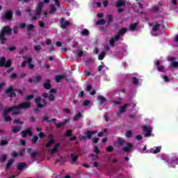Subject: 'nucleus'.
Here are the masks:
<instances>
[{"label": "nucleus", "instance_id": "1", "mask_svg": "<svg viewBox=\"0 0 178 178\" xmlns=\"http://www.w3.org/2000/svg\"><path fill=\"white\" fill-rule=\"evenodd\" d=\"M13 29H10L9 26H4L3 29L1 30V32L0 33V43L1 44H5L6 42V40H8L5 35L7 34L8 35H10L12 34Z\"/></svg>", "mask_w": 178, "mask_h": 178}, {"label": "nucleus", "instance_id": "2", "mask_svg": "<svg viewBox=\"0 0 178 178\" xmlns=\"http://www.w3.org/2000/svg\"><path fill=\"white\" fill-rule=\"evenodd\" d=\"M35 103L38 108L34 109L35 113H38L40 112L39 109H42V108H45V106H47V100L41 98V97H37L35 99Z\"/></svg>", "mask_w": 178, "mask_h": 178}, {"label": "nucleus", "instance_id": "3", "mask_svg": "<svg viewBox=\"0 0 178 178\" xmlns=\"http://www.w3.org/2000/svg\"><path fill=\"white\" fill-rule=\"evenodd\" d=\"M97 133V131H86L85 132L86 136L83 135H79V138L81 140V141H84L86 138H88V140H91L92 138V134H95Z\"/></svg>", "mask_w": 178, "mask_h": 178}, {"label": "nucleus", "instance_id": "4", "mask_svg": "<svg viewBox=\"0 0 178 178\" xmlns=\"http://www.w3.org/2000/svg\"><path fill=\"white\" fill-rule=\"evenodd\" d=\"M31 106L30 102H24L19 104L18 106H14L15 111H20L22 109H29Z\"/></svg>", "mask_w": 178, "mask_h": 178}, {"label": "nucleus", "instance_id": "5", "mask_svg": "<svg viewBox=\"0 0 178 178\" xmlns=\"http://www.w3.org/2000/svg\"><path fill=\"white\" fill-rule=\"evenodd\" d=\"M12 66V60H8L5 57H1L0 59V67H10Z\"/></svg>", "mask_w": 178, "mask_h": 178}, {"label": "nucleus", "instance_id": "6", "mask_svg": "<svg viewBox=\"0 0 178 178\" xmlns=\"http://www.w3.org/2000/svg\"><path fill=\"white\" fill-rule=\"evenodd\" d=\"M2 20H12L13 19V11L11 10H7L6 13L1 16Z\"/></svg>", "mask_w": 178, "mask_h": 178}, {"label": "nucleus", "instance_id": "7", "mask_svg": "<svg viewBox=\"0 0 178 178\" xmlns=\"http://www.w3.org/2000/svg\"><path fill=\"white\" fill-rule=\"evenodd\" d=\"M15 88L13 86H9L5 91L6 94H8V97L10 98H16V92H15Z\"/></svg>", "mask_w": 178, "mask_h": 178}, {"label": "nucleus", "instance_id": "8", "mask_svg": "<svg viewBox=\"0 0 178 178\" xmlns=\"http://www.w3.org/2000/svg\"><path fill=\"white\" fill-rule=\"evenodd\" d=\"M42 8H44V2H39L35 10L36 16H40L42 13Z\"/></svg>", "mask_w": 178, "mask_h": 178}, {"label": "nucleus", "instance_id": "9", "mask_svg": "<svg viewBox=\"0 0 178 178\" xmlns=\"http://www.w3.org/2000/svg\"><path fill=\"white\" fill-rule=\"evenodd\" d=\"M60 27L61 29H66V27H69L70 26V22L65 21V18L62 17L60 19Z\"/></svg>", "mask_w": 178, "mask_h": 178}, {"label": "nucleus", "instance_id": "10", "mask_svg": "<svg viewBox=\"0 0 178 178\" xmlns=\"http://www.w3.org/2000/svg\"><path fill=\"white\" fill-rule=\"evenodd\" d=\"M143 130L145 134V137H149L152 133V128L148 127L147 126H144L143 127Z\"/></svg>", "mask_w": 178, "mask_h": 178}, {"label": "nucleus", "instance_id": "11", "mask_svg": "<svg viewBox=\"0 0 178 178\" xmlns=\"http://www.w3.org/2000/svg\"><path fill=\"white\" fill-rule=\"evenodd\" d=\"M24 152H26V150L24 149L19 150L18 152L14 151L11 153V157L17 158V156H23Z\"/></svg>", "mask_w": 178, "mask_h": 178}, {"label": "nucleus", "instance_id": "12", "mask_svg": "<svg viewBox=\"0 0 178 178\" xmlns=\"http://www.w3.org/2000/svg\"><path fill=\"white\" fill-rule=\"evenodd\" d=\"M127 33V29L126 28H122L120 29L117 35H115V40H120V35H123Z\"/></svg>", "mask_w": 178, "mask_h": 178}, {"label": "nucleus", "instance_id": "13", "mask_svg": "<svg viewBox=\"0 0 178 178\" xmlns=\"http://www.w3.org/2000/svg\"><path fill=\"white\" fill-rule=\"evenodd\" d=\"M133 143H127L125 147H122V149L124 152L129 153L133 148Z\"/></svg>", "mask_w": 178, "mask_h": 178}, {"label": "nucleus", "instance_id": "14", "mask_svg": "<svg viewBox=\"0 0 178 178\" xmlns=\"http://www.w3.org/2000/svg\"><path fill=\"white\" fill-rule=\"evenodd\" d=\"M13 111H16L15 106L5 108L3 112L2 117L8 116V113H9V112H13Z\"/></svg>", "mask_w": 178, "mask_h": 178}, {"label": "nucleus", "instance_id": "15", "mask_svg": "<svg viewBox=\"0 0 178 178\" xmlns=\"http://www.w3.org/2000/svg\"><path fill=\"white\" fill-rule=\"evenodd\" d=\"M161 63H162V61L158 60L154 62V65L157 67V70L159 72H163V65H161Z\"/></svg>", "mask_w": 178, "mask_h": 178}, {"label": "nucleus", "instance_id": "16", "mask_svg": "<svg viewBox=\"0 0 178 178\" xmlns=\"http://www.w3.org/2000/svg\"><path fill=\"white\" fill-rule=\"evenodd\" d=\"M44 83H43V87L44 90H51L52 88V85H51V80L49 79H45Z\"/></svg>", "mask_w": 178, "mask_h": 178}, {"label": "nucleus", "instance_id": "17", "mask_svg": "<svg viewBox=\"0 0 178 178\" xmlns=\"http://www.w3.org/2000/svg\"><path fill=\"white\" fill-rule=\"evenodd\" d=\"M68 122H70V120L65 119L60 123H55V126L57 129H60V127H63Z\"/></svg>", "mask_w": 178, "mask_h": 178}, {"label": "nucleus", "instance_id": "18", "mask_svg": "<svg viewBox=\"0 0 178 178\" xmlns=\"http://www.w3.org/2000/svg\"><path fill=\"white\" fill-rule=\"evenodd\" d=\"M176 60V58L175 57H171L170 58V60L172 63V67H173L174 69H177L178 67V61H175Z\"/></svg>", "mask_w": 178, "mask_h": 178}, {"label": "nucleus", "instance_id": "19", "mask_svg": "<svg viewBox=\"0 0 178 178\" xmlns=\"http://www.w3.org/2000/svg\"><path fill=\"white\" fill-rule=\"evenodd\" d=\"M97 99L98 101H99V105H102L103 104H105V102L108 101L106 98H105V97L102 95H99L97 97Z\"/></svg>", "mask_w": 178, "mask_h": 178}, {"label": "nucleus", "instance_id": "20", "mask_svg": "<svg viewBox=\"0 0 178 178\" xmlns=\"http://www.w3.org/2000/svg\"><path fill=\"white\" fill-rule=\"evenodd\" d=\"M27 62H28V67H29V69L33 70L35 67L34 64H33V58H27Z\"/></svg>", "mask_w": 178, "mask_h": 178}, {"label": "nucleus", "instance_id": "21", "mask_svg": "<svg viewBox=\"0 0 178 178\" xmlns=\"http://www.w3.org/2000/svg\"><path fill=\"white\" fill-rule=\"evenodd\" d=\"M116 8H120L121 6H126V1L124 0H118L116 2Z\"/></svg>", "mask_w": 178, "mask_h": 178}, {"label": "nucleus", "instance_id": "22", "mask_svg": "<svg viewBox=\"0 0 178 178\" xmlns=\"http://www.w3.org/2000/svg\"><path fill=\"white\" fill-rule=\"evenodd\" d=\"M59 147H60V144L56 143L54 145V147L49 150V152H51V154H55V152H56V151H58V148H59Z\"/></svg>", "mask_w": 178, "mask_h": 178}, {"label": "nucleus", "instance_id": "23", "mask_svg": "<svg viewBox=\"0 0 178 178\" xmlns=\"http://www.w3.org/2000/svg\"><path fill=\"white\" fill-rule=\"evenodd\" d=\"M127 106H130V104H125L122 106L120 107L119 108L120 113H124L126 111V108H127Z\"/></svg>", "mask_w": 178, "mask_h": 178}, {"label": "nucleus", "instance_id": "24", "mask_svg": "<svg viewBox=\"0 0 178 178\" xmlns=\"http://www.w3.org/2000/svg\"><path fill=\"white\" fill-rule=\"evenodd\" d=\"M116 41H119V39H116V36L111 38L109 40L111 47H115V42H116Z\"/></svg>", "mask_w": 178, "mask_h": 178}, {"label": "nucleus", "instance_id": "25", "mask_svg": "<svg viewBox=\"0 0 178 178\" xmlns=\"http://www.w3.org/2000/svg\"><path fill=\"white\" fill-rule=\"evenodd\" d=\"M117 143H118V145L119 147H122V145H123V144H126V140H124L122 138H118L117 140Z\"/></svg>", "mask_w": 178, "mask_h": 178}, {"label": "nucleus", "instance_id": "26", "mask_svg": "<svg viewBox=\"0 0 178 178\" xmlns=\"http://www.w3.org/2000/svg\"><path fill=\"white\" fill-rule=\"evenodd\" d=\"M63 79H65V75L63 74L56 76L55 78L56 83H60V80H63Z\"/></svg>", "mask_w": 178, "mask_h": 178}, {"label": "nucleus", "instance_id": "27", "mask_svg": "<svg viewBox=\"0 0 178 178\" xmlns=\"http://www.w3.org/2000/svg\"><path fill=\"white\" fill-rule=\"evenodd\" d=\"M20 130H22V127L20 126H17V127H14L12 129L13 133H14V134H16L17 133H19V131H20Z\"/></svg>", "mask_w": 178, "mask_h": 178}, {"label": "nucleus", "instance_id": "28", "mask_svg": "<svg viewBox=\"0 0 178 178\" xmlns=\"http://www.w3.org/2000/svg\"><path fill=\"white\" fill-rule=\"evenodd\" d=\"M138 26V23L136 22L129 26V30L130 31H134L136 29H137V26Z\"/></svg>", "mask_w": 178, "mask_h": 178}, {"label": "nucleus", "instance_id": "29", "mask_svg": "<svg viewBox=\"0 0 178 178\" xmlns=\"http://www.w3.org/2000/svg\"><path fill=\"white\" fill-rule=\"evenodd\" d=\"M13 162H15V159H10L6 164V169H10L12 165H13Z\"/></svg>", "mask_w": 178, "mask_h": 178}, {"label": "nucleus", "instance_id": "30", "mask_svg": "<svg viewBox=\"0 0 178 178\" xmlns=\"http://www.w3.org/2000/svg\"><path fill=\"white\" fill-rule=\"evenodd\" d=\"M26 168V163H19L17 165V170H23Z\"/></svg>", "mask_w": 178, "mask_h": 178}, {"label": "nucleus", "instance_id": "31", "mask_svg": "<svg viewBox=\"0 0 178 178\" xmlns=\"http://www.w3.org/2000/svg\"><path fill=\"white\" fill-rule=\"evenodd\" d=\"M71 158H72V163H76V161H77V159H79V156L78 155H75L73 154H71Z\"/></svg>", "mask_w": 178, "mask_h": 178}, {"label": "nucleus", "instance_id": "32", "mask_svg": "<svg viewBox=\"0 0 178 178\" xmlns=\"http://www.w3.org/2000/svg\"><path fill=\"white\" fill-rule=\"evenodd\" d=\"M81 113H78L75 115V116L73 118V120L74 122H77V120H80V118H81Z\"/></svg>", "mask_w": 178, "mask_h": 178}, {"label": "nucleus", "instance_id": "33", "mask_svg": "<svg viewBox=\"0 0 178 178\" xmlns=\"http://www.w3.org/2000/svg\"><path fill=\"white\" fill-rule=\"evenodd\" d=\"M52 144H55V140H49L45 145L47 148H49Z\"/></svg>", "mask_w": 178, "mask_h": 178}, {"label": "nucleus", "instance_id": "34", "mask_svg": "<svg viewBox=\"0 0 178 178\" xmlns=\"http://www.w3.org/2000/svg\"><path fill=\"white\" fill-rule=\"evenodd\" d=\"M84 55V51L78 49L76 51V58H81V56H83Z\"/></svg>", "mask_w": 178, "mask_h": 178}, {"label": "nucleus", "instance_id": "35", "mask_svg": "<svg viewBox=\"0 0 178 178\" xmlns=\"http://www.w3.org/2000/svg\"><path fill=\"white\" fill-rule=\"evenodd\" d=\"M25 132L28 136H33V130L31 129V127H28L26 130H25Z\"/></svg>", "mask_w": 178, "mask_h": 178}, {"label": "nucleus", "instance_id": "36", "mask_svg": "<svg viewBox=\"0 0 178 178\" xmlns=\"http://www.w3.org/2000/svg\"><path fill=\"white\" fill-rule=\"evenodd\" d=\"M161 149H162V147L157 146L154 152H152V154H159V152H161Z\"/></svg>", "mask_w": 178, "mask_h": 178}, {"label": "nucleus", "instance_id": "37", "mask_svg": "<svg viewBox=\"0 0 178 178\" xmlns=\"http://www.w3.org/2000/svg\"><path fill=\"white\" fill-rule=\"evenodd\" d=\"M106 53L105 51H102L99 56L98 59L99 60H103L104 58H105Z\"/></svg>", "mask_w": 178, "mask_h": 178}, {"label": "nucleus", "instance_id": "38", "mask_svg": "<svg viewBox=\"0 0 178 178\" xmlns=\"http://www.w3.org/2000/svg\"><path fill=\"white\" fill-rule=\"evenodd\" d=\"M105 23H106V22L104 19H102L97 21V22H96V24H97V26H101V25L105 24Z\"/></svg>", "mask_w": 178, "mask_h": 178}, {"label": "nucleus", "instance_id": "39", "mask_svg": "<svg viewBox=\"0 0 178 178\" xmlns=\"http://www.w3.org/2000/svg\"><path fill=\"white\" fill-rule=\"evenodd\" d=\"M81 34L82 35L87 36L90 35V31L88 29H85L82 31Z\"/></svg>", "mask_w": 178, "mask_h": 178}, {"label": "nucleus", "instance_id": "40", "mask_svg": "<svg viewBox=\"0 0 178 178\" xmlns=\"http://www.w3.org/2000/svg\"><path fill=\"white\" fill-rule=\"evenodd\" d=\"M159 27H161V24H156L152 29L153 31H158V30H159Z\"/></svg>", "mask_w": 178, "mask_h": 178}, {"label": "nucleus", "instance_id": "41", "mask_svg": "<svg viewBox=\"0 0 178 178\" xmlns=\"http://www.w3.org/2000/svg\"><path fill=\"white\" fill-rule=\"evenodd\" d=\"M132 83L133 84H134V86L138 85V83H139L138 79H137V77L136 76H133Z\"/></svg>", "mask_w": 178, "mask_h": 178}, {"label": "nucleus", "instance_id": "42", "mask_svg": "<svg viewBox=\"0 0 178 178\" xmlns=\"http://www.w3.org/2000/svg\"><path fill=\"white\" fill-rule=\"evenodd\" d=\"M50 8H51V9L49 10V13H51V14L55 13L56 10V8H55V6L51 5Z\"/></svg>", "mask_w": 178, "mask_h": 178}, {"label": "nucleus", "instance_id": "43", "mask_svg": "<svg viewBox=\"0 0 178 178\" xmlns=\"http://www.w3.org/2000/svg\"><path fill=\"white\" fill-rule=\"evenodd\" d=\"M7 156L6 154H3L0 156V162H5L6 161Z\"/></svg>", "mask_w": 178, "mask_h": 178}, {"label": "nucleus", "instance_id": "44", "mask_svg": "<svg viewBox=\"0 0 178 178\" xmlns=\"http://www.w3.org/2000/svg\"><path fill=\"white\" fill-rule=\"evenodd\" d=\"M42 80V78L40 76H35L34 81L35 83H40Z\"/></svg>", "mask_w": 178, "mask_h": 178}, {"label": "nucleus", "instance_id": "45", "mask_svg": "<svg viewBox=\"0 0 178 178\" xmlns=\"http://www.w3.org/2000/svg\"><path fill=\"white\" fill-rule=\"evenodd\" d=\"M107 17H108L107 24H111V23H112V20H113V17L111 15H108Z\"/></svg>", "mask_w": 178, "mask_h": 178}, {"label": "nucleus", "instance_id": "46", "mask_svg": "<svg viewBox=\"0 0 178 178\" xmlns=\"http://www.w3.org/2000/svg\"><path fill=\"white\" fill-rule=\"evenodd\" d=\"M38 141V136H33L32 138V144H36Z\"/></svg>", "mask_w": 178, "mask_h": 178}, {"label": "nucleus", "instance_id": "47", "mask_svg": "<svg viewBox=\"0 0 178 178\" xmlns=\"http://www.w3.org/2000/svg\"><path fill=\"white\" fill-rule=\"evenodd\" d=\"M49 101H50V102H54V101H55V96L53 94L49 95Z\"/></svg>", "mask_w": 178, "mask_h": 178}, {"label": "nucleus", "instance_id": "48", "mask_svg": "<svg viewBox=\"0 0 178 178\" xmlns=\"http://www.w3.org/2000/svg\"><path fill=\"white\" fill-rule=\"evenodd\" d=\"M3 118L5 120V122H10L12 120V117H10V115H6Z\"/></svg>", "mask_w": 178, "mask_h": 178}, {"label": "nucleus", "instance_id": "49", "mask_svg": "<svg viewBox=\"0 0 178 178\" xmlns=\"http://www.w3.org/2000/svg\"><path fill=\"white\" fill-rule=\"evenodd\" d=\"M35 27V26L34 25L30 24L26 26V30H28V31H31V30H33V29H34Z\"/></svg>", "mask_w": 178, "mask_h": 178}, {"label": "nucleus", "instance_id": "50", "mask_svg": "<svg viewBox=\"0 0 178 178\" xmlns=\"http://www.w3.org/2000/svg\"><path fill=\"white\" fill-rule=\"evenodd\" d=\"M17 74L16 73H13L10 75V79L11 80H15V79H17Z\"/></svg>", "mask_w": 178, "mask_h": 178}, {"label": "nucleus", "instance_id": "51", "mask_svg": "<svg viewBox=\"0 0 178 178\" xmlns=\"http://www.w3.org/2000/svg\"><path fill=\"white\" fill-rule=\"evenodd\" d=\"M42 120L43 122H47V123H49V118H48V116L47 115H44L42 118Z\"/></svg>", "mask_w": 178, "mask_h": 178}, {"label": "nucleus", "instance_id": "52", "mask_svg": "<svg viewBox=\"0 0 178 178\" xmlns=\"http://www.w3.org/2000/svg\"><path fill=\"white\" fill-rule=\"evenodd\" d=\"M65 137H71L72 136V130H67L65 134Z\"/></svg>", "mask_w": 178, "mask_h": 178}, {"label": "nucleus", "instance_id": "53", "mask_svg": "<svg viewBox=\"0 0 178 178\" xmlns=\"http://www.w3.org/2000/svg\"><path fill=\"white\" fill-rule=\"evenodd\" d=\"M113 150H114V148H113V146L112 145L108 146L106 148L107 152H113Z\"/></svg>", "mask_w": 178, "mask_h": 178}, {"label": "nucleus", "instance_id": "54", "mask_svg": "<svg viewBox=\"0 0 178 178\" xmlns=\"http://www.w3.org/2000/svg\"><path fill=\"white\" fill-rule=\"evenodd\" d=\"M33 98H34L33 95H27V96L25 97V99L26 101H30L31 99H33Z\"/></svg>", "mask_w": 178, "mask_h": 178}, {"label": "nucleus", "instance_id": "55", "mask_svg": "<svg viewBox=\"0 0 178 178\" xmlns=\"http://www.w3.org/2000/svg\"><path fill=\"white\" fill-rule=\"evenodd\" d=\"M14 124H23V122L20 121V119L15 120L13 122Z\"/></svg>", "mask_w": 178, "mask_h": 178}, {"label": "nucleus", "instance_id": "56", "mask_svg": "<svg viewBox=\"0 0 178 178\" xmlns=\"http://www.w3.org/2000/svg\"><path fill=\"white\" fill-rule=\"evenodd\" d=\"M131 136H133V132H131V131H127L126 137H127V138H130Z\"/></svg>", "mask_w": 178, "mask_h": 178}, {"label": "nucleus", "instance_id": "57", "mask_svg": "<svg viewBox=\"0 0 178 178\" xmlns=\"http://www.w3.org/2000/svg\"><path fill=\"white\" fill-rule=\"evenodd\" d=\"M94 152H95L97 154V155H99V152H101V151L99 150L98 147L95 146L94 147Z\"/></svg>", "mask_w": 178, "mask_h": 178}, {"label": "nucleus", "instance_id": "58", "mask_svg": "<svg viewBox=\"0 0 178 178\" xmlns=\"http://www.w3.org/2000/svg\"><path fill=\"white\" fill-rule=\"evenodd\" d=\"M104 66L105 64H104V63L102 62V65H99L97 67L98 72H102V69L104 68Z\"/></svg>", "mask_w": 178, "mask_h": 178}, {"label": "nucleus", "instance_id": "59", "mask_svg": "<svg viewBox=\"0 0 178 178\" xmlns=\"http://www.w3.org/2000/svg\"><path fill=\"white\" fill-rule=\"evenodd\" d=\"M91 104V102L90 100H85L83 103V106H88Z\"/></svg>", "mask_w": 178, "mask_h": 178}, {"label": "nucleus", "instance_id": "60", "mask_svg": "<svg viewBox=\"0 0 178 178\" xmlns=\"http://www.w3.org/2000/svg\"><path fill=\"white\" fill-rule=\"evenodd\" d=\"M92 141L94 144H98V141H99V138H92Z\"/></svg>", "mask_w": 178, "mask_h": 178}, {"label": "nucleus", "instance_id": "61", "mask_svg": "<svg viewBox=\"0 0 178 178\" xmlns=\"http://www.w3.org/2000/svg\"><path fill=\"white\" fill-rule=\"evenodd\" d=\"M54 2L55 3L56 6L60 8V2H59V0H54Z\"/></svg>", "mask_w": 178, "mask_h": 178}, {"label": "nucleus", "instance_id": "62", "mask_svg": "<svg viewBox=\"0 0 178 178\" xmlns=\"http://www.w3.org/2000/svg\"><path fill=\"white\" fill-rule=\"evenodd\" d=\"M21 136L24 138H26V137H27V134H26V131H21Z\"/></svg>", "mask_w": 178, "mask_h": 178}, {"label": "nucleus", "instance_id": "63", "mask_svg": "<svg viewBox=\"0 0 178 178\" xmlns=\"http://www.w3.org/2000/svg\"><path fill=\"white\" fill-rule=\"evenodd\" d=\"M35 156H37V152H33L31 154V159H34V158H35Z\"/></svg>", "mask_w": 178, "mask_h": 178}, {"label": "nucleus", "instance_id": "64", "mask_svg": "<svg viewBox=\"0 0 178 178\" xmlns=\"http://www.w3.org/2000/svg\"><path fill=\"white\" fill-rule=\"evenodd\" d=\"M38 137L40 138H44V137H45V134H44L43 132H40L38 134Z\"/></svg>", "mask_w": 178, "mask_h": 178}]
</instances>
